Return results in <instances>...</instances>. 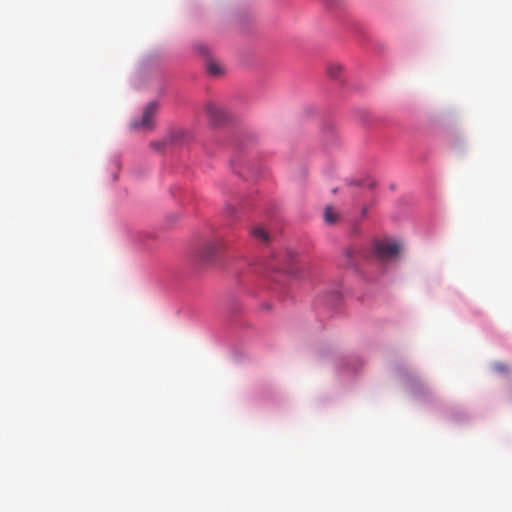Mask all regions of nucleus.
Instances as JSON below:
<instances>
[{"label":"nucleus","instance_id":"nucleus-8","mask_svg":"<svg viewBox=\"0 0 512 512\" xmlns=\"http://www.w3.org/2000/svg\"><path fill=\"white\" fill-rule=\"evenodd\" d=\"M342 65L338 63H330L327 66V74L332 79H337L342 72Z\"/></svg>","mask_w":512,"mask_h":512},{"label":"nucleus","instance_id":"nucleus-4","mask_svg":"<svg viewBox=\"0 0 512 512\" xmlns=\"http://www.w3.org/2000/svg\"><path fill=\"white\" fill-rule=\"evenodd\" d=\"M219 248L220 244L218 242H208L203 246L199 256L204 261H212L218 253Z\"/></svg>","mask_w":512,"mask_h":512},{"label":"nucleus","instance_id":"nucleus-2","mask_svg":"<svg viewBox=\"0 0 512 512\" xmlns=\"http://www.w3.org/2000/svg\"><path fill=\"white\" fill-rule=\"evenodd\" d=\"M205 113L209 120L216 125H220L228 121V112L220 105L208 102L204 107Z\"/></svg>","mask_w":512,"mask_h":512},{"label":"nucleus","instance_id":"nucleus-5","mask_svg":"<svg viewBox=\"0 0 512 512\" xmlns=\"http://www.w3.org/2000/svg\"><path fill=\"white\" fill-rule=\"evenodd\" d=\"M207 72L211 76H219L223 73V67L215 60H209L206 65Z\"/></svg>","mask_w":512,"mask_h":512},{"label":"nucleus","instance_id":"nucleus-13","mask_svg":"<svg viewBox=\"0 0 512 512\" xmlns=\"http://www.w3.org/2000/svg\"><path fill=\"white\" fill-rule=\"evenodd\" d=\"M281 269H282V270H284L285 272H291V271H290V269H289L288 267H287V268L282 267Z\"/></svg>","mask_w":512,"mask_h":512},{"label":"nucleus","instance_id":"nucleus-6","mask_svg":"<svg viewBox=\"0 0 512 512\" xmlns=\"http://www.w3.org/2000/svg\"><path fill=\"white\" fill-rule=\"evenodd\" d=\"M251 235L262 241V242H268L269 241V234L267 233V231L261 227V226H255L251 229Z\"/></svg>","mask_w":512,"mask_h":512},{"label":"nucleus","instance_id":"nucleus-3","mask_svg":"<svg viewBox=\"0 0 512 512\" xmlns=\"http://www.w3.org/2000/svg\"><path fill=\"white\" fill-rule=\"evenodd\" d=\"M158 111L157 102H150L143 111L142 120L140 123L133 122L134 128H152L153 127V118Z\"/></svg>","mask_w":512,"mask_h":512},{"label":"nucleus","instance_id":"nucleus-10","mask_svg":"<svg viewBox=\"0 0 512 512\" xmlns=\"http://www.w3.org/2000/svg\"><path fill=\"white\" fill-rule=\"evenodd\" d=\"M163 145H164L163 143H156L155 147H156V149H161L163 147Z\"/></svg>","mask_w":512,"mask_h":512},{"label":"nucleus","instance_id":"nucleus-12","mask_svg":"<svg viewBox=\"0 0 512 512\" xmlns=\"http://www.w3.org/2000/svg\"><path fill=\"white\" fill-rule=\"evenodd\" d=\"M352 253H353L352 249H349V250L347 251V255H348V256H351V255H352Z\"/></svg>","mask_w":512,"mask_h":512},{"label":"nucleus","instance_id":"nucleus-7","mask_svg":"<svg viewBox=\"0 0 512 512\" xmlns=\"http://www.w3.org/2000/svg\"><path fill=\"white\" fill-rule=\"evenodd\" d=\"M324 219L328 224H335L339 219V214L331 206H327L324 211Z\"/></svg>","mask_w":512,"mask_h":512},{"label":"nucleus","instance_id":"nucleus-11","mask_svg":"<svg viewBox=\"0 0 512 512\" xmlns=\"http://www.w3.org/2000/svg\"><path fill=\"white\" fill-rule=\"evenodd\" d=\"M366 213H367V207H363V209H362V215H366Z\"/></svg>","mask_w":512,"mask_h":512},{"label":"nucleus","instance_id":"nucleus-9","mask_svg":"<svg viewBox=\"0 0 512 512\" xmlns=\"http://www.w3.org/2000/svg\"><path fill=\"white\" fill-rule=\"evenodd\" d=\"M496 368L499 370V371H505L506 370V366L504 364H497L496 365Z\"/></svg>","mask_w":512,"mask_h":512},{"label":"nucleus","instance_id":"nucleus-1","mask_svg":"<svg viewBox=\"0 0 512 512\" xmlns=\"http://www.w3.org/2000/svg\"><path fill=\"white\" fill-rule=\"evenodd\" d=\"M374 254L381 262L394 261L401 252V245L392 239L377 240L373 246Z\"/></svg>","mask_w":512,"mask_h":512}]
</instances>
